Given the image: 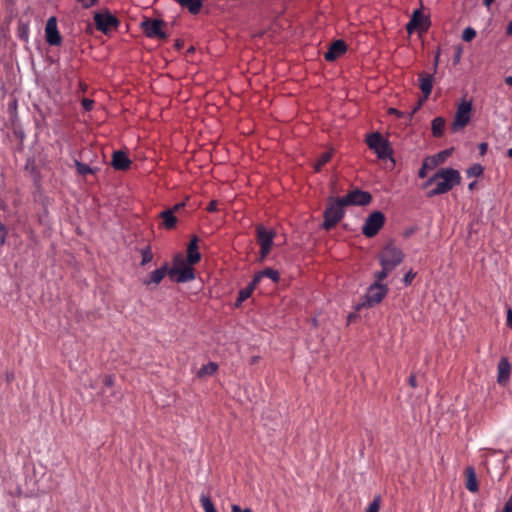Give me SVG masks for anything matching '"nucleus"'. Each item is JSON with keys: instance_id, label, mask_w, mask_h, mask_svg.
<instances>
[{"instance_id": "f257e3e1", "label": "nucleus", "mask_w": 512, "mask_h": 512, "mask_svg": "<svg viewBox=\"0 0 512 512\" xmlns=\"http://www.w3.org/2000/svg\"><path fill=\"white\" fill-rule=\"evenodd\" d=\"M461 181L460 173L453 168H443L438 170L425 184L426 187L435 184V188L431 189L427 196L434 197L450 191L455 185Z\"/></svg>"}, {"instance_id": "f03ea898", "label": "nucleus", "mask_w": 512, "mask_h": 512, "mask_svg": "<svg viewBox=\"0 0 512 512\" xmlns=\"http://www.w3.org/2000/svg\"><path fill=\"white\" fill-rule=\"evenodd\" d=\"M403 258V252L393 243H388L379 254L382 270L375 273V278L378 281L384 280L403 261Z\"/></svg>"}, {"instance_id": "7ed1b4c3", "label": "nucleus", "mask_w": 512, "mask_h": 512, "mask_svg": "<svg viewBox=\"0 0 512 512\" xmlns=\"http://www.w3.org/2000/svg\"><path fill=\"white\" fill-rule=\"evenodd\" d=\"M345 203H342V198H329L327 207L324 213L323 227L330 230L334 227L344 216Z\"/></svg>"}, {"instance_id": "20e7f679", "label": "nucleus", "mask_w": 512, "mask_h": 512, "mask_svg": "<svg viewBox=\"0 0 512 512\" xmlns=\"http://www.w3.org/2000/svg\"><path fill=\"white\" fill-rule=\"evenodd\" d=\"M380 282L381 281H378V279H376V281L369 286L363 298V301L357 304L356 308L358 310L361 308L373 307L379 304L384 299L388 292V288L386 285L381 284Z\"/></svg>"}, {"instance_id": "39448f33", "label": "nucleus", "mask_w": 512, "mask_h": 512, "mask_svg": "<svg viewBox=\"0 0 512 512\" xmlns=\"http://www.w3.org/2000/svg\"><path fill=\"white\" fill-rule=\"evenodd\" d=\"M166 23L159 19H145L141 23V28L149 38L166 39L168 35L164 31Z\"/></svg>"}, {"instance_id": "423d86ee", "label": "nucleus", "mask_w": 512, "mask_h": 512, "mask_svg": "<svg viewBox=\"0 0 512 512\" xmlns=\"http://www.w3.org/2000/svg\"><path fill=\"white\" fill-rule=\"evenodd\" d=\"M385 222V216L380 211L372 212L366 219L362 232L366 237H374L382 228Z\"/></svg>"}, {"instance_id": "0eeeda50", "label": "nucleus", "mask_w": 512, "mask_h": 512, "mask_svg": "<svg viewBox=\"0 0 512 512\" xmlns=\"http://www.w3.org/2000/svg\"><path fill=\"white\" fill-rule=\"evenodd\" d=\"M472 105L470 102L463 101L458 105L454 120L452 123V130L457 132L463 129L470 121Z\"/></svg>"}, {"instance_id": "6e6552de", "label": "nucleus", "mask_w": 512, "mask_h": 512, "mask_svg": "<svg viewBox=\"0 0 512 512\" xmlns=\"http://www.w3.org/2000/svg\"><path fill=\"white\" fill-rule=\"evenodd\" d=\"M372 200V196L370 193L354 189L350 193H348L346 196L342 197V203H345L346 206L348 205H360L365 206L368 205Z\"/></svg>"}, {"instance_id": "1a4fd4ad", "label": "nucleus", "mask_w": 512, "mask_h": 512, "mask_svg": "<svg viewBox=\"0 0 512 512\" xmlns=\"http://www.w3.org/2000/svg\"><path fill=\"white\" fill-rule=\"evenodd\" d=\"M257 240L260 244V254L261 259H264L268 253L270 252L272 243H273V237L274 233L272 231L266 230L262 226H257Z\"/></svg>"}, {"instance_id": "9d476101", "label": "nucleus", "mask_w": 512, "mask_h": 512, "mask_svg": "<svg viewBox=\"0 0 512 512\" xmlns=\"http://www.w3.org/2000/svg\"><path fill=\"white\" fill-rule=\"evenodd\" d=\"M169 277L178 282L185 283L191 281L195 278L194 270L191 265L181 267H171L169 268Z\"/></svg>"}, {"instance_id": "9b49d317", "label": "nucleus", "mask_w": 512, "mask_h": 512, "mask_svg": "<svg viewBox=\"0 0 512 512\" xmlns=\"http://www.w3.org/2000/svg\"><path fill=\"white\" fill-rule=\"evenodd\" d=\"M94 21L97 29L104 33H107L118 25V20L110 13H96L94 15Z\"/></svg>"}, {"instance_id": "f8f14e48", "label": "nucleus", "mask_w": 512, "mask_h": 512, "mask_svg": "<svg viewBox=\"0 0 512 512\" xmlns=\"http://www.w3.org/2000/svg\"><path fill=\"white\" fill-rule=\"evenodd\" d=\"M46 40L50 45H59L61 43V36L57 29V21L55 17H50L47 20L46 27Z\"/></svg>"}, {"instance_id": "ddd939ff", "label": "nucleus", "mask_w": 512, "mask_h": 512, "mask_svg": "<svg viewBox=\"0 0 512 512\" xmlns=\"http://www.w3.org/2000/svg\"><path fill=\"white\" fill-rule=\"evenodd\" d=\"M169 275L168 264L165 263L161 268L152 271L148 276L142 279V284L145 286H157L166 275Z\"/></svg>"}, {"instance_id": "4468645a", "label": "nucleus", "mask_w": 512, "mask_h": 512, "mask_svg": "<svg viewBox=\"0 0 512 512\" xmlns=\"http://www.w3.org/2000/svg\"><path fill=\"white\" fill-rule=\"evenodd\" d=\"M497 370V382L502 386L506 385L509 381L511 373V365L507 358L503 357L500 359Z\"/></svg>"}, {"instance_id": "2eb2a0df", "label": "nucleus", "mask_w": 512, "mask_h": 512, "mask_svg": "<svg viewBox=\"0 0 512 512\" xmlns=\"http://www.w3.org/2000/svg\"><path fill=\"white\" fill-rule=\"evenodd\" d=\"M346 51V44L342 40H336L334 41L328 51L324 54V58L327 61H334L338 57H340L342 54H344Z\"/></svg>"}, {"instance_id": "dca6fc26", "label": "nucleus", "mask_w": 512, "mask_h": 512, "mask_svg": "<svg viewBox=\"0 0 512 512\" xmlns=\"http://www.w3.org/2000/svg\"><path fill=\"white\" fill-rule=\"evenodd\" d=\"M111 164L114 169L124 171L130 167L131 161L124 152L115 151L112 156Z\"/></svg>"}, {"instance_id": "f3484780", "label": "nucleus", "mask_w": 512, "mask_h": 512, "mask_svg": "<svg viewBox=\"0 0 512 512\" xmlns=\"http://www.w3.org/2000/svg\"><path fill=\"white\" fill-rule=\"evenodd\" d=\"M200 259L201 255L198 252V238L195 236L187 248V262L189 265H194L198 263Z\"/></svg>"}, {"instance_id": "a211bd4d", "label": "nucleus", "mask_w": 512, "mask_h": 512, "mask_svg": "<svg viewBox=\"0 0 512 512\" xmlns=\"http://www.w3.org/2000/svg\"><path fill=\"white\" fill-rule=\"evenodd\" d=\"M419 86L424 95V100L431 94L433 88V76L430 74H419Z\"/></svg>"}, {"instance_id": "6ab92c4d", "label": "nucleus", "mask_w": 512, "mask_h": 512, "mask_svg": "<svg viewBox=\"0 0 512 512\" xmlns=\"http://www.w3.org/2000/svg\"><path fill=\"white\" fill-rule=\"evenodd\" d=\"M411 19H416V22L414 24L417 26V28L421 31H426L430 26L429 18L426 17L421 10H415L412 14Z\"/></svg>"}, {"instance_id": "aec40b11", "label": "nucleus", "mask_w": 512, "mask_h": 512, "mask_svg": "<svg viewBox=\"0 0 512 512\" xmlns=\"http://www.w3.org/2000/svg\"><path fill=\"white\" fill-rule=\"evenodd\" d=\"M466 488L473 493L478 491L477 477L473 467L466 468Z\"/></svg>"}, {"instance_id": "412c9836", "label": "nucleus", "mask_w": 512, "mask_h": 512, "mask_svg": "<svg viewBox=\"0 0 512 512\" xmlns=\"http://www.w3.org/2000/svg\"><path fill=\"white\" fill-rule=\"evenodd\" d=\"M182 7L188 9L191 14H198L202 7V0H176Z\"/></svg>"}, {"instance_id": "4be33fe9", "label": "nucleus", "mask_w": 512, "mask_h": 512, "mask_svg": "<svg viewBox=\"0 0 512 512\" xmlns=\"http://www.w3.org/2000/svg\"><path fill=\"white\" fill-rule=\"evenodd\" d=\"M386 142H388V140L384 139L382 135L378 132L369 134L366 137V143L368 147L372 150L376 149L378 146Z\"/></svg>"}, {"instance_id": "5701e85b", "label": "nucleus", "mask_w": 512, "mask_h": 512, "mask_svg": "<svg viewBox=\"0 0 512 512\" xmlns=\"http://www.w3.org/2000/svg\"><path fill=\"white\" fill-rule=\"evenodd\" d=\"M263 277H268L272 279L273 282H277L279 280V273L277 270L267 268L255 275L253 285H256Z\"/></svg>"}, {"instance_id": "b1692460", "label": "nucleus", "mask_w": 512, "mask_h": 512, "mask_svg": "<svg viewBox=\"0 0 512 512\" xmlns=\"http://www.w3.org/2000/svg\"><path fill=\"white\" fill-rule=\"evenodd\" d=\"M160 217L163 220V226L166 229H172L175 227L177 218L173 214V210H165L160 213Z\"/></svg>"}, {"instance_id": "393cba45", "label": "nucleus", "mask_w": 512, "mask_h": 512, "mask_svg": "<svg viewBox=\"0 0 512 512\" xmlns=\"http://www.w3.org/2000/svg\"><path fill=\"white\" fill-rule=\"evenodd\" d=\"M373 151L377 154L378 158H380V159L391 158V155H392V148H391L389 141L381 144Z\"/></svg>"}, {"instance_id": "a878e982", "label": "nucleus", "mask_w": 512, "mask_h": 512, "mask_svg": "<svg viewBox=\"0 0 512 512\" xmlns=\"http://www.w3.org/2000/svg\"><path fill=\"white\" fill-rule=\"evenodd\" d=\"M451 152L452 149H446L432 157H429L428 159L431 162V167H436L437 165L443 163L447 159V157L451 155Z\"/></svg>"}, {"instance_id": "bb28decb", "label": "nucleus", "mask_w": 512, "mask_h": 512, "mask_svg": "<svg viewBox=\"0 0 512 512\" xmlns=\"http://www.w3.org/2000/svg\"><path fill=\"white\" fill-rule=\"evenodd\" d=\"M445 127V120L441 117H437L432 121V133L436 137H440L443 134Z\"/></svg>"}, {"instance_id": "cd10ccee", "label": "nucleus", "mask_w": 512, "mask_h": 512, "mask_svg": "<svg viewBox=\"0 0 512 512\" xmlns=\"http://www.w3.org/2000/svg\"><path fill=\"white\" fill-rule=\"evenodd\" d=\"M218 369V365L214 362H210L206 365H203L197 372L199 377H205L208 375L214 374Z\"/></svg>"}, {"instance_id": "c85d7f7f", "label": "nucleus", "mask_w": 512, "mask_h": 512, "mask_svg": "<svg viewBox=\"0 0 512 512\" xmlns=\"http://www.w3.org/2000/svg\"><path fill=\"white\" fill-rule=\"evenodd\" d=\"M333 150L322 153L314 164L315 171H320L321 167L325 165L332 157Z\"/></svg>"}, {"instance_id": "c756f323", "label": "nucleus", "mask_w": 512, "mask_h": 512, "mask_svg": "<svg viewBox=\"0 0 512 512\" xmlns=\"http://www.w3.org/2000/svg\"><path fill=\"white\" fill-rule=\"evenodd\" d=\"M255 285H253V282L246 288L240 290L236 305L239 306L242 302H244L246 299H248L254 290Z\"/></svg>"}, {"instance_id": "7c9ffc66", "label": "nucleus", "mask_w": 512, "mask_h": 512, "mask_svg": "<svg viewBox=\"0 0 512 512\" xmlns=\"http://www.w3.org/2000/svg\"><path fill=\"white\" fill-rule=\"evenodd\" d=\"M200 502L204 509V512H217L214 504L212 503L210 497L208 495L202 494L200 496Z\"/></svg>"}, {"instance_id": "2f4dec72", "label": "nucleus", "mask_w": 512, "mask_h": 512, "mask_svg": "<svg viewBox=\"0 0 512 512\" xmlns=\"http://www.w3.org/2000/svg\"><path fill=\"white\" fill-rule=\"evenodd\" d=\"M75 166L80 175L94 174L98 170L97 168H91L88 165L75 160Z\"/></svg>"}, {"instance_id": "473e14b6", "label": "nucleus", "mask_w": 512, "mask_h": 512, "mask_svg": "<svg viewBox=\"0 0 512 512\" xmlns=\"http://www.w3.org/2000/svg\"><path fill=\"white\" fill-rule=\"evenodd\" d=\"M141 256H142V260L140 262L141 266H145L149 262H151L152 259H153V253H152L151 247L150 246H146V247L142 248L141 249Z\"/></svg>"}, {"instance_id": "72a5a7b5", "label": "nucleus", "mask_w": 512, "mask_h": 512, "mask_svg": "<svg viewBox=\"0 0 512 512\" xmlns=\"http://www.w3.org/2000/svg\"><path fill=\"white\" fill-rule=\"evenodd\" d=\"M483 173V168L479 164H475L467 170L469 177H478Z\"/></svg>"}, {"instance_id": "f704fd0d", "label": "nucleus", "mask_w": 512, "mask_h": 512, "mask_svg": "<svg viewBox=\"0 0 512 512\" xmlns=\"http://www.w3.org/2000/svg\"><path fill=\"white\" fill-rule=\"evenodd\" d=\"M475 36H476V31L471 27L464 29V31L462 33V39L465 42L472 41L475 38Z\"/></svg>"}, {"instance_id": "c9c22d12", "label": "nucleus", "mask_w": 512, "mask_h": 512, "mask_svg": "<svg viewBox=\"0 0 512 512\" xmlns=\"http://www.w3.org/2000/svg\"><path fill=\"white\" fill-rule=\"evenodd\" d=\"M188 266L187 259L184 258L182 254H177L173 259L172 267H181Z\"/></svg>"}, {"instance_id": "e433bc0d", "label": "nucleus", "mask_w": 512, "mask_h": 512, "mask_svg": "<svg viewBox=\"0 0 512 512\" xmlns=\"http://www.w3.org/2000/svg\"><path fill=\"white\" fill-rule=\"evenodd\" d=\"M381 505L380 496H376L374 500L369 504L366 512H379Z\"/></svg>"}, {"instance_id": "4c0bfd02", "label": "nucleus", "mask_w": 512, "mask_h": 512, "mask_svg": "<svg viewBox=\"0 0 512 512\" xmlns=\"http://www.w3.org/2000/svg\"><path fill=\"white\" fill-rule=\"evenodd\" d=\"M433 167H431V162L430 160L427 158L424 163H423V166L422 168L419 170V177L420 178H424L426 176V170L427 169H432Z\"/></svg>"}, {"instance_id": "58836bf2", "label": "nucleus", "mask_w": 512, "mask_h": 512, "mask_svg": "<svg viewBox=\"0 0 512 512\" xmlns=\"http://www.w3.org/2000/svg\"><path fill=\"white\" fill-rule=\"evenodd\" d=\"M103 383H104V388H103V390H102V393H103V394H105V393H106V391H107V389H108V388H111V387L113 386V384H114V381H113L112 376H110V375H106V376L104 377V381H103Z\"/></svg>"}, {"instance_id": "ea45409f", "label": "nucleus", "mask_w": 512, "mask_h": 512, "mask_svg": "<svg viewBox=\"0 0 512 512\" xmlns=\"http://www.w3.org/2000/svg\"><path fill=\"white\" fill-rule=\"evenodd\" d=\"M462 53H463L462 47L460 45L456 46L455 54H454V58H453V62L455 65H457L460 62Z\"/></svg>"}, {"instance_id": "a19ab883", "label": "nucleus", "mask_w": 512, "mask_h": 512, "mask_svg": "<svg viewBox=\"0 0 512 512\" xmlns=\"http://www.w3.org/2000/svg\"><path fill=\"white\" fill-rule=\"evenodd\" d=\"M6 235H7L6 227L2 223H0V247H2L3 244L5 243Z\"/></svg>"}, {"instance_id": "79ce46f5", "label": "nucleus", "mask_w": 512, "mask_h": 512, "mask_svg": "<svg viewBox=\"0 0 512 512\" xmlns=\"http://www.w3.org/2000/svg\"><path fill=\"white\" fill-rule=\"evenodd\" d=\"M82 106L86 111H90L94 106V101L88 98H84L82 100Z\"/></svg>"}, {"instance_id": "37998d69", "label": "nucleus", "mask_w": 512, "mask_h": 512, "mask_svg": "<svg viewBox=\"0 0 512 512\" xmlns=\"http://www.w3.org/2000/svg\"><path fill=\"white\" fill-rule=\"evenodd\" d=\"M415 276L416 273L409 271L403 278V282L405 283V285H410Z\"/></svg>"}, {"instance_id": "c03bdc74", "label": "nucleus", "mask_w": 512, "mask_h": 512, "mask_svg": "<svg viewBox=\"0 0 512 512\" xmlns=\"http://www.w3.org/2000/svg\"><path fill=\"white\" fill-rule=\"evenodd\" d=\"M414 22H416V19H410V21L406 25V30L409 34L413 33L414 30L418 29Z\"/></svg>"}, {"instance_id": "a18cd8bd", "label": "nucleus", "mask_w": 512, "mask_h": 512, "mask_svg": "<svg viewBox=\"0 0 512 512\" xmlns=\"http://www.w3.org/2000/svg\"><path fill=\"white\" fill-rule=\"evenodd\" d=\"M231 512H252L250 508L242 509L240 506L234 504L231 506Z\"/></svg>"}, {"instance_id": "49530a36", "label": "nucleus", "mask_w": 512, "mask_h": 512, "mask_svg": "<svg viewBox=\"0 0 512 512\" xmlns=\"http://www.w3.org/2000/svg\"><path fill=\"white\" fill-rule=\"evenodd\" d=\"M84 8H89L97 3V0H78Z\"/></svg>"}, {"instance_id": "de8ad7c7", "label": "nucleus", "mask_w": 512, "mask_h": 512, "mask_svg": "<svg viewBox=\"0 0 512 512\" xmlns=\"http://www.w3.org/2000/svg\"><path fill=\"white\" fill-rule=\"evenodd\" d=\"M503 512H512V497L506 502Z\"/></svg>"}, {"instance_id": "09e8293b", "label": "nucleus", "mask_w": 512, "mask_h": 512, "mask_svg": "<svg viewBox=\"0 0 512 512\" xmlns=\"http://www.w3.org/2000/svg\"><path fill=\"white\" fill-rule=\"evenodd\" d=\"M207 210L209 212H214L217 210V201L213 200L209 203L208 207H207Z\"/></svg>"}, {"instance_id": "8fccbe9b", "label": "nucleus", "mask_w": 512, "mask_h": 512, "mask_svg": "<svg viewBox=\"0 0 512 512\" xmlns=\"http://www.w3.org/2000/svg\"><path fill=\"white\" fill-rule=\"evenodd\" d=\"M507 326L512 328V309L511 308H509L507 310Z\"/></svg>"}, {"instance_id": "3c124183", "label": "nucleus", "mask_w": 512, "mask_h": 512, "mask_svg": "<svg viewBox=\"0 0 512 512\" xmlns=\"http://www.w3.org/2000/svg\"><path fill=\"white\" fill-rule=\"evenodd\" d=\"M388 113H390V114H395V115H397L398 117H402V116H403V112H400V111H398V110H397V109H395V108H389Z\"/></svg>"}, {"instance_id": "603ef678", "label": "nucleus", "mask_w": 512, "mask_h": 512, "mask_svg": "<svg viewBox=\"0 0 512 512\" xmlns=\"http://www.w3.org/2000/svg\"><path fill=\"white\" fill-rule=\"evenodd\" d=\"M185 206V203H178V204H175L170 210H173V213L180 210L181 208H183Z\"/></svg>"}, {"instance_id": "864d4df0", "label": "nucleus", "mask_w": 512, "mask_h": 512, "mask_svg": "<svg viewBox=\"0 0 512 512\" xmlns=\"http://www.w3.org/2000/svg\"><path fill=\"white\" fill-rule=\"evenodd\" d=\"M439 57H440V50L437 51L435 58H434V70H436L438 63H439Z\"/></svg>"}, {"instance_id": "5fc2aeb1", "label": "nucleus", "mask_w": 512, "mask_h": 512, "mask_svg": "<svg viewBox=\"0 0 512 512\" xmlns=\"http://www.w3.org/2000/svg\"><path fill=\"white\" fill-rule=\"evenodd\" d=\"M487 147H488L487 143H481L479 145V149H480L481 154H484L486 152Z\"/></svg>"}, {"instance_id": "6e6d98bb", "label": "nucleus", "mask_w": 512, "mask_h": 512, "mask_svg": "<svg viewBox=\"0 0 512 512\" xmlns=\"http://www.w3.org/2000/svg\"><path fill=\"white\" fill-rule=\"evenodd\" d=\"M409 384H410L411 387H416V377L414 375L410 376Z\"/></svg>"}, {"instance_id": "4d7b16f0", "label": "nucleus", "mask_w": 512, "mask_h": 512, "mask_svg": "<svg viewBox=\"0 0 512 512\" xmlns=\"http://www.w3.org/2000/svg\"><path fill=\"white\" fill-rule=\"evenodd\" d=\"M506 33L508 35H512V22H510L507 26Z\"/></svg>"}, {"instance_id": "13d9d810", "label": "nucleus", "mask_w": 512, "mask_h": 512, "mask_svg": "<svg viewBox=\"0 0 512 512\" xmlns=\"http://www.w3.org/2000/svg\"><path fill=\"white\" fill-rule=\"evenodd\" d=\"M175 46L178 50L181 49L183 47V41L177 40Z\"/></svg>"}, {"instance_id": "bf43d9fd", "label": "nucleus", "mask_w": 512, "mask_h": 512, "mask_svg": "<svg viewBox=\"0 0 512 512\" xmlns=\"http://www.w3.org/2000/svg\"><path fill=\"white\" fill-rule=\"evenodd\" d=\"M504 81H505V83L507 85H511L512 86V76L506 77Z\"/></svg>"}, {"instance_id": "052dcab7", "label": "nucleus", "mask_w": 512, "mask_h": 512, "mask_svg": "<svg viewBox=\"0 0 512 512\" xmlns=\"http://www.w3.org/2000/svg\"><path fill=\"white\" fill-rule=\"evenodd\" d=\"M495 0H484V5L489 8Z\"/></svg>"}, {"instance_id": "680f3d73", "label": "nucleus", "mask_w": 512, "mask_h": 512, "mask_svg": "<svg viewBox=\"0 0 512 512\" xmlns=\"http://www.w3.org/2000/svg\"><path fill=\"white\" fill-rule=\"evenodd\" d=\"M421 105V101L419 102V104L413 109V111L409 114V116L411 117L415 112L416 110L418 109V107Z\"/></svg>"}, {"instance_id": "e2e57ef3", "label": "nucleus", "mask_w": 512, "mask_h": 512, "mask_svg": "<svg viewBox=\"0 0 512 512\" xmlns=\"http://www.w3.org/2000/svg\"><path fill=\"white\" fill-rule=\"evenodd\" d=\"M507 154H508V156H509V157H512V148H510V149L508 150Z\"/></svg>"}, {"instance_id": "0e129e2a", "label": "nucleus", "mask_w": 512, "mask_h": 512, "mask_svg": "<svg viewBox=\"0 0 512 512\" xmlns=\"http://www.w3.org/2000/svg\"><path fill=\"white\" fill-rule=\"evenodd\" d=\"M474 185H475V183H474V182H473V183H471V184H469V189H473Z\"/></svg>"}]
</instances>
